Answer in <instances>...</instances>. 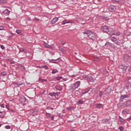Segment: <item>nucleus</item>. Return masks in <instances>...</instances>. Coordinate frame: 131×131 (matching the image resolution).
<instances>
[{
    "label": "nucleus",
    "mask_w": 131,
    "mask_h": 131,
    "mask_svg": "<svg viewBox=\"0 0 131 131\" xmlns=\"http://www.w3.org/2000/svg\"><path fill=\"white\" fill-rule=\"evenodd\" d=\"M110 120L108 119H104L102 120V123H104V124H109L110 122H109Z\"/></svg>",
    "instance_id": "13"
},
{
    "label": "nucleus",
    "mask_w": 131,
    "mask_h": 131,
    "mask_svg": "<svg viewBox=\"0 0 131 131\" xmlns=\"http://www.w3.org/2000/svg\"><path fill=\"white\" fill-rule=\"evenodd\" d=\"M125 87L127 90H130L131 89V83L129 82H128L125 84Z\"/></svg>",
    "instance_id": "18"
},
{
    "label": "nucleus",
    "mask_w": 131,
    "mask_h": 131,
    "mask_svg": "<svg viewBox=\"0 0 131 131\" xmlns=\"http://www.w3.org/2000/svg\"><path fill=\"white\" fill-rule=\"evenodd\" d=\"M80 85V81H78L76 82L75 83L71 84L69 88V91L72 92V93H73L76 89L78 88L79 86Z\"/></svg>",
    "instance_id": "2"
},
{
    "label": "nucleus",
    "mask_w": 131,
    "mask_h": 131,
    "mask_svg": "<svg viewBox=\"0 0 131 131\" xmlns=\"http://www.w3.org/2000/svg\"><path fill=\"white\" fill-rule=\"evenodd\" d=\"M129 96L130 95L129 94L121 95L120 97V100H124V99H126V98H129Z\"/></svg>",
    "instance_id": "14"
},
{
    "label": "nucleus",
    "mask_w": 131,
    "mask_h": 131,
    "mask_svg": "<svg viewBox=\"0 0 131 131\" xmlns=\"http://www.w3.org/2000/svg\"><path fill=\"white\" fill-rule=\"evenodd\" d=\"M119 129H120V131H123V127L122 126H119Z\"/></svg>",
    "instance_id": "43"
},
{
    "label": "nucleus",
    "mask_w": 131,
    "mask_h": 131,
    "mask_svg": "<svg viewBox=\"0 0 131 131\" xmlns=\"http://www.w3.org/2000/svg\"><path fill=\"white\" fill-rule=\"evenodd\" d=\"M8 110L10 112H12V113H14V112H15V111H14L13 109L12 108H9L8 109Z\"/></svg>",
    "instance_id": "42"
},
{
    "label": "nucleus",
    "mask_w": 131,
    "mask_h": 131,
    "mask_svg": "<svg viewBox=\"0 0 131 131\" xmlns=\"http://www.w3.org/2000/svg\"><path fill=\"white\" fill-rule=\"evenodd\" d=\"M39 81H41V82H45V81H47L46 79H41V78H39Z\"/></svg>",
    "instance_id": "32"
},
{
    "label": "nucleus",
    "mask_w": 131,
    "mask_h": 131,
    "mask_svg": "<svg viewBox=\"0 0 131 131\" xmlns=\"http://www.w3.org/2000/svg\"><path fill=\"white\" fill-rule=\"evenodd\" d=\"M10 11L8 9H5L3 11V13L5 16H9L10 15Z\"/></svg>",
    "instance_id": "11"
},
{
    "label": "nucleus",
    "mask_w": 131,
    "mask_h": 131,
    "mask_svg": "<svg viewBox=\"0 0 131 131\" xmlns=\"http://www.w3.org/2000/svg\"><path fill=\"white\" fill-rule=\"evenodd\" d=\"M119 119H122V120H123V121H125V120L124 119H123L122 118H121V117L119 116Z\"/></svg>",
    "instance_id": "48"
},
{
    "label": "nucleus",
    "mask_w": 131,
    "mask_h": 131,
    "mask_svg": "<svg viewBox=\"0 0 131 131\" xmlns=\"http://www.w3.org/2000/svg\"><path fill=\"white\" fill-rule=\"evenodd\" d=\"M85 78H86L87 80L88 81H90V82H93L94 81L95 79H94V77H93V75L92 74H89L86 76H85Z\"/></svg>",
    "instance_id": "5"
},
{
    "label": "nucleus",
    "mask_w": 131,
    "mask_h": 131,
    "mask_svg": "<svg viewBox=\"0 0 131 131\" xmlns=\"http://www.w3.org/2000/svg\"><path fill=\"white\" fill-rule=\"evenodd\" d=\"M42 67V68H44V69H45V70H48V69H49V68L47 66H43Z\"/></svg>",
    "instance_id": "37"
},
{
    "label": "nucleus",
    "mask_w": 131,
    "mask_h": 131,
    "mask_svg": "<svg viewBox=\"0 0 131 131\" xmlns=\"http://www.w3.org/2000/svg\"><path fill=\"white\" fill-rule=\"evenodd\" d=\"M88 93H89V88L86 89H84L82 90V92H81L82 96Z\"/></svg>",
    "instance_id": "19"
},
{
    "label": "nucleus",
    "mask_w": 131,
    "mask_h": 131,
    "mask_svg": "<svg viewBox=\"0 0 131 131\" xmlns=\"http://www.w3.org/2000/svg\"><path fill=\"white\" fill-rule=\"evenodd\" d=\"M51 61H58V59H51Z\"/></svg>",
    "instance_id": "56"
},
{
    "label": "nucleus",
    "mask_w": 131,
    "mask_h": 131,
    "mask_svg": "<svg viewBox=\"0 0 131 131\" xmlns=\"http://www.w3.org/2000/svg\"><path fill=\"white\" fill-rule=\"evenodd\" d=\"M58 20H59V19L58 18V17H54L53 19H52V20L51 21V24H55V23H56V22H57V21H58Z\"/></svg>",
    "instance_id": "16"
},
{
    "label": "nucleus",
    "mask_w": 131,
    "mask_h": 131,
    "mask_svg": "<svg viewBox=\"0 0 131 131\" xmlns=\"http://www.w3.org/2000/svg\"><path fill=\"white\" fill-rule=\"evenodd\" d=\"M65 43H66V42H62V43H61V45H62V46H64V45H65Z\"/></svg>",
    "instance_id": "57"
},
{
    "label": "nucleus",
    "mask_w": 131,
    "mask_h": 131,
    "mask_svg": "<svg viewBox=\"0 0 131 131\" xmlns=\"http://www.w3.org/2000/svg\"><path fill=\"white\" fill-rule=\"evenodd\" d=\"M50 109H51V110H54V107H51Z\"/></svg>",
    "instance_id": "58"
},
{
    "label": "nucleus",
    "mask_w": 131,
    "mask_h": 131,
    "mask_svg": "<svg viewBox=\"0 0 131 131\" xmlns=\"http://www.w3.org/2000/svg\"><path fill=\"white\" fill-rule=\"evenodd\" d=\"M72 77H75V75H72Z\"/></svg>",
    "instance_id": "59"
},
{
    "label": "nucleus",
    "mask_w": 131,
    "mask_h": 131,
    "mask_svg": "<svg viewBox=\"0 0 131 131\" xmlns=\"http://www.w3.org/2000/svg\"><path fill=\"white\" fill-rule=\"evenodd\" d=\"M56 79L57 80H60L61 79H62V77H57L56 78Z\"/></svg>",
    "instance_id": "41"
},
{
    "label": "nucleus",
    "mask_w": 131,
    "mask_h": 131,
    "mask_svg": "<svg viewBox=\"0 0 131 131\" xmlns=\"http://www.w3.org/2000/svg\"><path fill=\"white\" fill-rule=\"evenodd\" d=\"M51 63H54V64H58L59 61H51Z\"/></svg>",
    "instance_id": "44"
},
{
    "label": "nucleus",
    "mask_w": 131,
    "mask_h": 131,
    "mask_svg": "<svg viewBox=\"0 0 131 131\" xmlns=\"http://www.w3.org/2000/svg\"><path fill=\"white\" fill-rule=\"evenodd\" d=\"M14 84V85H17V86H19V85H22V83H17L16 82H15Z\"/></svg>",
    "instance_id": "36"
},
{
    "label": "nucleus",
    "mask_w": 131,
    "mask_h": 131,
    "mask_svg": "<svg viewBox=\"0 0 131 131\" xmlns=\"http://www.w3.org/2000/svg\"><path fill=\"white\" fill-rule=\"evenodd\" d=\"M34 21H36L37 22H38L39 21V19L38 18H34Z\"/></svg>",
    "instance_id": "45"
},
{
    "label": "nucleus",
    "mask_w": 131,
    "mask_h": 131,
    "mask_svg": "<svg viewBox=\"0 0 131 131\" xmlns=\"http://www.w3.org/2000/svg\"><path fill=\"white\" fill-rule=\"evenodd\" d=\"M55 89L57 91H62V88L59 85L56 86Z\"/></svg>",
    "instance_id": "25"
},
{
    "label": "nucleus",
    "mask_w": 131,
    "mask_h": 131,
    "mask_svg": "<svg viewBox=\"0 0 131 131\" xmlns=\"http://www.w3.org/2000/svg\"><path fill=\"white\" fill-rule=\"evenodd\" d=\"M51 118H52V120H54V118H55V117L54 116H51Z\"/></svg>",
    "instance_id": "53"
},
{
    "label": "nucleus",
    "mask_w": 131,
    "mask_h": 131,
    "mask_svg": "<svg viewBox=\"0 0 131 131\" xmlns=\"http://www.w3.org/2000/svg\"><path fill=\"white\" fill-rule=\"evenodd\" d=\"M3 29L4 27H3L2 26L0 27V30H3Z\"/></svg>",
    "instance_id": "52"
},
{
    "label": "nucleus",
    "mask_w": 131,
    "mask_h": 131,
    "mask_svg": "<svg viewBox=\"0 0 131 131\" xmlns=\"http://www.w3.org/2000/svg\"><path fill=\"white\" fill-rule=\"evenodd\" d=\"M70 131H75L74 129H71Z\"/></svg>",
    "instance_id": "60"
},
{
    "label": "nucleus",
    "mask_w": 131,
    "mask_h": 131,
    "mask_svg": "<svg viewBox=\"0 0 131 131\" xmlns=\"http://www.w3.org/2000/svg\"><path fill=\"white\" fill-rule=\"evenodd\" d=\"M95 107L98 109H100V108H103L104 106L101 103H97L95 104Z\"/></svg>",
    "instance_id": "17"
},
{
    "label": "nucleus",
    "mask_w": 131,
    "mask_h": 131,
    "mask_svg": "<svg viewBox=\"0 0 131 131\" xmlns=\"http://www.w3.org/2000/svg\"><path fill=\"white\" fill-rule=\"evenodd\" d=\"M59 50H60V52H62V53H63L64 52V49H63L62 48H59Z\"/></svg>",
    "instance_id": "47"
},
{
    "label": "nucleus",
    "mask_w": 131,
    "mask_h": 131,
    "mask_svg": "<svg viewBox=\"0 0 131 131\" xmlns=\"http://www.w3.org/2000/svg\"><path fill=\"white\" fill-rule=\"evenodd\" d=\"M46 115L47 117H50V116H51V114L48 113L46 112Z\"/></svg>",
    "instance_id": "38"
},
{
    "label": "nucleus",
    "mask_w": 131,
    "mask_h": 131,
    "mask_svg": "<svg viewBox=\"0 0 131 131\" xmlns=\"http://www.w3.org/2000/svg\"><path fill=\"white\" fill-rule=\"evenodd\" d=\"M112 91V87L111 86H108L103 92L104 95H110Z\"/></svg>",
    "instance_id": "4"
},
{
    "label": "nucleus",
    "mask_w": 131,
    "mask_h": 131,
    "mask_svg": "<svg viewBox=\"0 0 131 131\" xmlns=\"http://www.w3.org/2000/svg\"><path fill=\"white\" fill-rule=\"evenodd\" d=\"M128 111H127V110L126 109H124L123 111H122V114H126L128 113Z\"/></svg>",
    "instance_id": "30"
},
{
    "label": "nucleus",
    "mask_w": 131,
    "mask_h": 131,
    "mask_svg": "<svg viewBox=\"0 0 131 131\" xmlns=\"http://www.w3.org/2000/svg\"><path fill=\"white\" fill-rule=\"evenodd\" d=\"M95 92L96 91L95 90V89L89 88L88 94H89V95H93V94H95Z\"/></svg>",
    "instance_id": "9"
},
{
    "label": "nucleus",
    "mask_w": 131,
    "mask_h": 131,
    "mask_svg": "<svg viewBox=\"0 0 131 131\" xmlns=\"http://www.w3.org/2000/svg\"><path fill=\"white\" fill-rule=\"evenodd\" d=\"M127 67H128L124 64H121L119 66V69H122L124 71H126V70H127Z\"/></svg>",
    "instance_id": "8"
},
{
    "label": "nucleus",
    "mask_w": 131,
    "mask_h": 131,
    "mask_svg": "<svg viewBox=\"0 0 131 131\" xmlns=\"http://www.w3.org/2000/svg\"><path fill=\"white\" fill-rule=\"evenodd\" d=\"M124 105L126 107H131V100L126 101L124 102Z\"/></svg>",
    "instance_id": "12"
},
{
    "label": "nucleus",
    "mask_w": 131,
    "mask_h": 131,
    "mask_svg": "<svg viewBox=\"0 0 131 131\" xmlns=\"http://www.w3.org/2000/svg\"><path fill=\"white\" fill-rule=\"evenodd\" d=\"M7 3V0H0L1 5H3V4H6Z\"/></svg>",
    "instance_id": "27"
},
{
    "label": "nucleus",
    "mask_w": 131,
    "mask_h": 131,
    "mask_svg": "<svg viewBox=\"0 0 131 131\" xmlns=\"http://www.w3.org/2000/svg\"><path fill=\"white\" fill-rule=\"evenodd\" d=\"M1 107H2V108H5V104H1Z\"/></svg>",
    "instance_id": "49"
},
{
    "label": "nucleus",
    "mask_w": 131,
    "mask_h": 131,
    "mask_svg": "<svg viewBox=\"0 0 131 131\" xmlns=\"http://www.w3.org/2000/svg\"><path fill=\"white\" fill-rule=\"evenodd\" d=\"M5 128H6V129H10V128H11V126H10V125H6L5 126Z\"/></svg>",
    "instance_id": "39"
},
{
    "label": "nucleus",
    "mask_w": 131,
    "mask_h": 131,
    "mask_svg": "<svg viewBox=\"0 0 131 131\" xmlns=\"http://www.w3.org/2000/svg\"><path fill=\"white\" fill-rule=\"evenodd\" d=\"M82 131H93V130H82Z\"/></svg>",
    "instance_id": "54"
},
{
    "label": "nucleus",
    "mask_w": 131,
    "mask_h": 131,
    "mask_svg": "<svg viewBox=\"0 0 131 131\" xmlns=\"http://www.w3.org/2000/svg\"><path fill=\"white\" fill-rule=\"evenodd\" d=\"M16 32L17 34H21V32H22V30H17L16 31Z\"/></svg>",
    "instance_id": "31"
},
{
    "label": "nucleus",
    "mask_w": 131,
    "mask_h": 131,
    "mask_svg": "<svg viewBox=\"0 0 131 131\" xmlns=\"http://www.w3.org/2000/svg\"><path fill=\"white\" fill-rule=\"evenodd\" d=\"M121 34V33H120V32H115L113 34H111V35H117V36H118L119 35H120Z\"/></svg>",
    "instance_id": "22"
},
{
    "label": "nucleus",
    "mask_w": 131,
    "mask_h": 131,
    "mask_svg": "<svg viewBox=\"0 0 131 131\" xmlns=\"http://www.w3.org/2000/svg\"><path fill=\"white\" fill-rule=\"evenodd\" d=\"M102 96H103V92L99 91L97 97H99V98H102Z\"/></svg>",
    "instance_id": "24"
},
{
    "label": "nucleus",
    "mask_w": 131,
    "mask_h": 131,
    "mask_svg": "<svg viewBox=\"0 0 131 131\" xmlns=\"http://www.w3.org/2000/svg\"><path fill=\"white\" fill-rule=\"evenodd\" d=\"M1 126H2V124L0 123V127H1Z\"/></svg>",
    "instance_id": "64"
},
{
    "label": "nucleus",
    "mask_w": 131,
    "mask_h": 131,
    "mask_svg": "<svg viewBox=\"0 0 131 131\" xmlns=\"http://www.w3.org/2000/svg\"><path fill=\"white\" fill-rule=\"evenodd\" d=\"M110 39L111 40H112V41H113L114 42H115V41H117V38H116V37H115V36L111 37Z\"/></svg>",
    "instance_id": "21"
},
{
    "label": "nucleus",
    "mask_w": 131,
    "mask_h": 131,
    "mask_svg": "<svg viewBox=\"0 0 131 131\" xmlns=\"http://www.w3.org/2000/svg\"><path fill=\"white\" fill-rule=\"evenodd\" d=\"M0 117L1 118H4L5 117V113L3 112H0Z\"/></svg>",
    "instance_id": "26"
},
{
    "label": "nucleus",
    "mask_w": 131,
    "mask_h": 131,
    "mask_svg": "<svg viewBox=\"0 0 131 131\" xmlns=\"http://www.w3.org/2000/svg\"><path fill=\"white\" fill-rule=\"evenodd\" d=\"M83 34H88V37L92 40H95L97 38V35L95 32H93L89 30H85L83 32Z\"/></svg>",
    "instance_id": "1"
},
{
    "label": "nucleus",
    "mask_w": 131,
    "mask_h": 131,
    "mask_svg": "<svg viewBox=\"0 0 131 131\" xmlns=\"http://www.w3.org/2000/svg\"><path fill=\"white\" fill-rule=\"evenodd\" d=\"M124 61L125 62H130L131 61V56L128 54H125L124 55Z\"/></svg>",
    "instance_id": "6"
},
{
    "label": "nucleus",
    "mask_w": 131,
    "mask_h": 131,
    "mask_svg": "<svg viewBox=\"0 0 131 131\" xmlns=\"http://www.w3.org/2000/svg\"><path fill=\"white\" fill-rule=\"evenodd\" d=\"M19 101L21 103H24V102H26V98L24 96H23L20 98Z\"/></svg>",
    "instance_id": "20"
},
{
    "label": "nucleus",
    "mask_w": 131,
    "mask_h": 131,
    "mask_svg": "<svg viewBox=\"0 0 131 131\" xmlns=\"http://www.w3.org/2000/svg\"><path fill=\"white\" fill-rule=\"evenodd\" d=\"M1 49H2V50H4L5 49V46L4 45H1Z\"/></svg>",
    "instance_id": "46"
},
{
    "label": "nucleus",
    "mask_w": 131,
    "mask_h": 131,
    "mask_svg": "<svg viewBox=\"0 0 131 131\" xmlns=\"http://www.w3.org/2000/svg\"><path fill=\"white\" fill-rule=\"evenodd\" d=\"M115 43H116L117 45V46H120V45H121L120 42H119L117 40L115 42Z\"/></svg>",
    "instance_id": "34"
},
{
    "label": "nucleus",
    "mask_w": 131,
    "mask_h": 131,
    "mask_svg": "<svg viewBox=\"0 0 131 131\" xmlns=\"http://www.w3.org/2000/svg\"><path fill=\"white\" fill-rule=\"evenodd\" d=\"M98 2H101V0H97Z\"/></svg>",
    "instance_id": "63"
},
{
    "label": "nucleus",
    "mask_w": 131,
    "mask_h": 131,
    "mask_svg": "<svg viewBox=\"0 0 131 131\" xmlns=\"http://www.w3.org/2000/svg\"><path fill=\"white\" fill-rule=\"evenodd\" d=\"M58 72H59V71L56 69H54L52 70V74H55V73H58Z\"/></svg>",
    "instance_id": "23"
},
{
    "label": "nucleus",
    "mask_w": 131,
    "mask_h": 131,
    "mask_svg": "<svg viewBox=\"0 0 131 131\" xmlns=\"http://www.w3.org/2000/svg\"><path fill=\"white\" fill-rule=\"evenodd\" d=\"M67 110H72V109H73V106H70L69 107H67Z\"/></svg>",
    "instance_id": "40"
},
{
    "label": "nucleus",
    "mask_w": 131,
    "mask_h": 131,
    "mask_svg": "<svg viewBox=\"0 0 131 131\" xmlns=\"http://www.w3.org/2000/svg\"><path fill=\"white\" fill-rule=\"evenodd\" d=\"M72 20H67V19H64L62 23V25H65V24H67L68 23H72Z\"/></svg>",
    "instance_id": "15"
},
{
    "label": "nucleus",
    "mask_w": 131,
    "mask_h": 131,
    "mask_svg": "<svg viewBox=\"0 0 131 131\" xmlns=\"http://www.w3.org/2000/svg\"><path fill=\"white\" fill-rule=\"evenodd\" d=\"M49 96H51V97L59 96V95H60V92H58V93L51 92V93H49Z\"/></svg>",
    "instance_id": "10"
},
{
    "label": "nucleus",
    "mask_w": 131,
    "mask_h": 131,
    "mask_svg": "<svg viewBox=\"0 0 131 131\" xmlns=\"http://www.w3.org/2000/svg\"><path fill=\"white\" fill-rule=\"evenodd\" d=\"M51 107H52V108H54V107H55V104H52L51 105Z\"/></svg>",
    "instance_id": "50"
},
{
    "label": "nucleus",
    "mask_w": 131,
    "mask_h": 131,
    "mask_svg": "<svg viewBox=\"0 0 131 131\" xmlns=\"http://www.w3.org/2000/svg\"><path fill=\"white\" fill-rule=\"evenodd\" d=\"M101 30L103 31V32H105V33H107L108 34H111L110 32V30L109 29V27L107 26H104L101 27Z\"/></svg>",
    "instance_id": "3"
},
{
    "label": "nucleus",
    "mask_w": 131,
    "mask_h": 131,
    "mask_svg": "<svg viewBox=\"0 0 131 131\" xmlns=\"http://www.w3.org/2000/svg\"><path fill=\"white\" fill-rule=\"evenodd\" d=\"M84 103L83 100H79L78 101V104H83Z\"/></svg>",
    "instance_id": "35"
},
{
    "label": "nucleus",
    "mask_w": 131,
    "mask_h": 131,
    "mask_svg": "<svg viewBox=\"0 0 131 131\" xmlns=\"http://www.w3.org/2000/svg\"><path fill=\"white\" fill-rule=\"evenodd\" d=\"M45 47H46V48H48V49L51 48V46L49 45V44L47 43L45 44Z\"/></svg>",
    "instance_id": "33"
},
{
    "label": "nucleus",
    "mask_w": 131,
    "mask_h": 131,
    "mask_svg": "<svg viewBox=\"0 0 131 131\" xmlns=\"http://www.w3.org/2000/svg\"><path fill=\"white\" fill-rule=\"evenodd\" d=\"M50 108H51V107H50V106H47V107H46V109L47 110H50Z\"/></svg>",
    "instance_id": "51"
},
{
    "label": "nucleus",
    "mask_w": 131,
    "mask_h": 131,
    "mask_svg": "<svg viewBox=\"0 0 131 131\" xmlns=\"http://www.w3.org/2000/svg\"><path fill=\"white\" fill-rule=\"evenodd\" d=\"M6 108H7V109H9V108H8V105H6Z\"/></svg>",
    "instance_id": "62"
},
{
    "label": "nucleus",
    "mask_w": 131,
    "mask_h": 131,
    "mask_svg": "<svg viewBox=\"0 0 131 131\" xmlns=\"http://www.w3.org/2000/svg\"><path fill=\"white\" fill-rule=\"evenodd\" d=\"M10 64H14V62H11Z\"/></svg>",
    "instance_id": "61"
},
{
    "label": "nucleus",
    "mask_w": 131,
    "mask_h": 131,
    "mask_svg": "<svg viewBox=\"0 0 131 131\" xmlns=\"http://www.w3.org/2000/svg\"><path fill=\"white\" fill-rule=\"evenodd\" d=\"M8 73H7V72H3L1 73V75H2V76H6V75H7Z\"/></svg>",
    "instance_id": "29"
},
{
    "label": "nucleus",
    "mask_w": 131,
    "mask_h": 131,
    "mask_svg": "<svg viewBox=\"0 0 131 131\" xmlns=\"http://www.w3.org/2000/svg\"><path fill=\"white\" fill-rule=\"evenodd\" d=\"M108 10L112 12H115L116 11V6L114 5H111L108 7Z\"/></svg>",
    "instance_id": "7"
},
{
    "label": "nucleus",
    "mask_w": 131,
    "mask_h": 131,
    "mask_svg": "<svg viewBox=\"0 0 131 131\" xmlns=\"http://www.w3.org/2000/svg\"><path fill=\"white\" fill-rule=\"evenodd\" d=\"M128 121L131 120V116L127 119Z\"/></svg>",
    "instance_id": "55"
},
{
    "label": "nucleus",
    "mask_w": 131,
    "mask_h": 131,
    "mask_svg": "<svg viewBox=\"0 0 131 131\" xmlns=\"http://www.w3.org/2000/svg\"><path fill=\"white\" fill-rule=\"evenodd\" d=\"M19 52H23V53H27V51L23 48H20L19 49Z\"/></svg>",
    "instance_id": "28"
}]
</instances>
